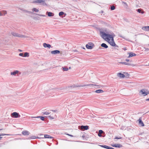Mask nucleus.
Wrapping results in <instances>:
<instances>
[{
  "instance_id": "nucleus-1",
  "label": "nucleus",
  "mask_w": 149,
  "mask_h": 149,
  "mask_svg": "<svg viewBox=\"0 0 149 149\" xmlns=\"http://www.w3.org/2000/svg\"><path fill=\"white\" fill-rule=\"evenodd\" d=\"M100 34L101 37L111 46L118 47V46L116 45L113 39L114 37L115 36L113 33H111L109 31L105 30H100Z\"/></svg>"
},
{
  "instance_id": "nucleus-2",
  "label": "nucleus",
  "mask_w": 149,
  "mask_h": 149,
  "mask_svg": "<svg viewBox=\"0 0 149 149\" xmlns=\"http://www.w3.org/2000/svg\"><path fill=\"white\" fill-rule=\"evenodd\" d=\"M139 93L140 95L145 96L149 94V91L147 89H143L140 91Z\"/></svg>"
},
{
  "instance_id": "nucleus-3",
  "label": "nucleus",
  "mask_w": 149,
  "mask_h": 149,
  "mask_svg": "<svg viewBox=\"0 0 149 149\" xmlns=\"http://www.w3.org/2000/svg\"><path fill=\"white\" fill-rule=\"evenodd\" d=\"M45 0H36L32 2L33 3H38L40 4L43 6H46L47 4L45 2Z\"/></svg>"
},
{
  "instance_id": "nucleus-4",
  "label": "nucleus",
  "mask_w": 149,
  "mask_h": 149,
  "mask_svg": "<svg viewBox=\"0 0 149 149\" xmlns=\"http://www.w3.org/2000/svg\"><path fill=\"white\" fill-rule=\"evenodd\" d=\"M94 46V44L92 43L91 42L88 44L86 45V47L88 49H92Z\"/></svg>"
},
{
  "instance_id": "nucleus-5",
  "label": "nucleus",
  "mask_w": 149,
  "mask_h": 149,
  "mask_svg": "<svg viewBox=\"0 0 149 149\" xmlns=\"http://www.w3.org/2000/svg\"><path fill=\"white\" fill-rule=\"evenodd\" d=\"M11 116L14 118H17L20 116L19 113L16 112H14L11 114Z\"/></svg>"
},
{
  "instance_id": "nucleus-6",
  "label": "nucleus",
  "mask_w": 149,
  "mask_h": 149,
  "mask_svg": "<svg viewBox=\"0 0 149 149\" xmlns=\"http://www.w3.org/2000/svg\"><path fill=\"white\" fill-rule=\"evenodd\" d=\"M112 146L116 148H120L122 145L119 144L113 143L111 145Z\"/></svg>"
},
{
  "instance_id": "nucleus-7",
  "label": "nucleus",
  "mask_w": 149,
  "mask_h": 149,
  "mask_svg": "<svg viewBox=\"0 0 149 149\" xmlns=\"http://www.w3.org/2000/svg\"><path fill=\"white\" fill-rule=\"evenodd\" d=\"M88 126H84L82 125L81 126V130H87L88 129Z\"/></svg>"
},
{
  "instance_id": "nucleus-8",
  "label": "nucleus",
  "mask_w": 149,
  "mask_h": 149,
  "mask_svg": "<svg viewBox=\"0 0 149 149\" xmlns=\"http://www.w3.org/2000/svg\"><path fill=\"white\" fill-rule=\"evenodd\" d=\"M60 53V51L57 50L52 51L51 52V53L52 54H59Z\"/></svg>"
},
{
  "instance_id": "nucleus-9",
  "label": "nucleus",
  "mask_w": 149,
  "mask_h": 149,
  "mask_svg": "<svg viewBox=\"0 0 149 149\" xmlns=\"http://www.w3.org/2000/svg\"><path fill=\"white\" fill-rule=\"evenodd\" d=\"M128 54L129 55V56H128V58L132 57L133 56H135L136 55V54L132 52L128 53Z\"/></svg>"
},
{
  "instance_id": "nucleus-10",
  "label": "nucleus",
  "mask_w": 149,
  "mask_h": 149,
  "mask_svg": "<svg viewBox=\"0 0 149 149\" xmlns=\"http://www.w3.org/2000/svg\"><path fill=\"white\" fill-rule=\"evenodd\" d=\"M46 14L49 17L53 16L54 15V14L53 13L48 12V11L46 12Z\"/></svg>"
},
{
  "instance_id": "nucleus-11",
  "label": "nucleus",
  "mask_w": 149,
  "mask_h": 149,
  "mask_svg": "<svg viewBox=\"0 0 149 149\" xmlns=\"http://www.w3.org/2000/svg\"><path fill=\"white\" fill-rule=\"evenodd\" d=\"M138 120L139 121V124L140 125H141L142 126H144V124L142 121L141 118H139Z\"/></svg>"
},
{
  "instance_id": "nucleus-12",
  "label": "nucleus",
  "mask_w": 149,
  "mask_h": 149,
  "mask_svg": "<svg viewBox=\"0 0 149 149\" xmlns=\"http://www.w3.org/2000/svg\"><path fill=\"white\" fill-rule=\"evenodd\" d=\"M43 46L44 47H48L50 48L51 47V46L49 44H48L46 43H44L43 44Z\"/></svg>"
},
{
  "instance_id": "nucleus-13",
  "label": "nucleus",
  "mask_w": 149,
  "mask_h": 149,
  "mask_svg": "<svg viewBox=\"0 0 149 149\" xmlns=\"http://www.w3.org/2000/svg\"><path fill=\"white\" fill-rule=\"evenodd\" d=\"M137 11L139 12V13H141V14H143L144 12L143 11L142 9H138L137 10Z\"/></svg>"
},
{
  "instance_id": "nucleus-14",
  "label": "nucleus",
  "mask_w": 149,
  "mask_h": 149,
  "mask_svg": "<svg viewBox=\"0 0 149 149\" xmlns=\"http://www.w3.org/2000/svg\"><path fill=\"white\" fill-rule=\"evenodd\" d=\"M22 134L24 135H28L29 134V132L27 131H23Z\"/></svg>"
},
{
  "instance_id": "nucleus-15",
  "label": "nucleus",
  "mask_w": 149,
  "mask_h": 149,
  "mask_svg": "<svg viewBox=\"0 0 149 149\" xmlns=\"http://www.w3.org/2000/svg\"><path fill=\"white\" fill-rule=\"evenodd\" d=\"M118 75L119 77L121 78H123L125 77L124 75L121 73H118Z\"/></svg>"
},
{
  "instance_id": "nucleus-16",
  "label": "nucleus",
  "mask_w": 149,
  "mask_h": 149,
  "mask_svg": "<svg viewBox=\"0 0 149 149\" xmlns=\"http://www.w3.org/2000/svg\"><path fill=\"white\" fill-rule=\"evenodd\" d=\"M44 137L45 138H51L52 139L53 137L47 134H45L44 135Z\"/></svg>"
},
{
  "instance_id": "nucleus-17",
  "label": "nucleus",
  "mask_w": 149,
  "mask_h": 149,
  "mask_svg": "<svg viewBox=\"0 0 149 149\" xmlns=\"http://www.w3.org/2000/svg\"><path fill=\"white\" fill-rule=\"evenodd\" d=\"M101 46L102 47H104L105 48H107L108 47V46L106 44L104 43H102L101 45Z\"/></svg>"
},
{
  "instance_id": "nucleus-18",
  "label": "nucleus",
  "mask_w": 149,
  "mask_h": 149,
  "mask_svg": "<svg viewBox=\"0 0 149 149\" xmlns=\"http://www.w3.org/2000/svg\"><path fill=\"white\" fill-rule=\"evenodd\" d=\"M95 92L96 93H102L104 92V91L101 89H99L96 90Z\"/></svg>"
},
{
  "instance_id": "nucleus-19",
  "label": "nucleus",
  "mask_w": 149,
  "mask_h": 149,
  "mask_svg": "<svg viewBox=\"0 0 149 149\" xmlns=\"http://www.w3.org/2000/svg\"><path fill=\"white\" fill-rule=\"evenodd\" d=\"M122 3L124 5V6L125 7L127 8L128 7V6L126 3L124 1H122Z\"/></svg>"
},
{
  "instance_id": "nucleus-20",
  "label": "nucleus",
  "mask_w": 149,
  "mask_h": 149,
  "mask_svg": "<svg viewBox=\"0 0 149 149\" xmlns=\"http://www.w3.org/2000/svg\"><path fill=\"white\" fill-rule=\"evenodd\" d=\"M103 132L102 130H99V133L98 134V135L99 136L101 137L102 136V134Z\"/></svg>"
},
{
  "instance_id": "nucleus-21",
  "label": "nucleus",
  "mask_w": 149,
  "mask_h": 149,
  "mask_svg": "<svg viewBox=\"0 0 149 149\" xmlns=\"http://www.w3.org/2000/svg\"><path fill=\"white\" fill-rule=\"evenodd\" d=\"M42 113L43 114V115H49L50 113H49V111H45V112H43Z\"/></svg>"
},
{
  "instance_id": "nucleus-22",
  "label": "nucleus",
  "mask_w": 149,
  "mask_h": 149,
  "mask_svg": "<svg viewBox=\"0 0 149 149\" xmlns=\"http://www.w3.org/2000/svg\"><path fill=\"white\" fill-rule=\"evenodd\" d=\"M18 72V71L17 70H16L14 72H12L11 73V75H15L16 74H17Z\"/></svg>"
},
{
  "instance_id": "nucleus-23",
  "label": "nucleus",
  "mask_w": 149,
  "mask_h": 149,
  "mask_svg": "<svg viewBox=\"0 0 149 149\" xmlns=\"http://www.w3.org/2000/svg\"><path fill=\"white\" fill-rule=\"evenodd\" d=\"M32 10L33 11L35 12H39L38 9L36 8H33L32 9Z\"/></svg>"
},
{
  "instance_id": "nucleus-24",
  "label": "nucleus",
  "mask_w": 149,
  "mask_h": 149,
  "mask_svg": "<svg viewBox=\"0 0 149 149\" xmlns=\"http://www.w3.org/2000/svg\"><path fill=\"white\" fill-rule=\"evenodd\" d=\"M9 135L7 134H0V136H3L4 135ZM2 138V137L0 136V140Z\"/></svg>"
},
{
  "instance_id": "nucleus-25",
  "label": "nucleus",
  "mask_w": 149,
  "mask_h": 149,
  "mask_svg": "<svg viewBox=\"0 0 149 149\" xmlns=\"http://www.w3.org/2000/svg\"><path fill=\"white\" fill-rule=\"evenodd\" d=\"M40 118V119L42 120H44L45 118L44 117L42 116H38V118Z\"/></svg>"
},
{
  "instance_id": "nucleus-26",
  "label": "nucleus",
  "mask_w": 149,
  "mask_h": 149,
  "mask_svg": "<svg viewBox=\"0 0 149 149\" xmlns=\"http://www.w3.org/2000/svg\"><path fill=\"white\" fill-rule=\"evenodd\" d=\"M64 13L63 12H60L59 13V15L61 17L62 15H64Z\"/></svg>"
},
{
  "instance_id": "nucleus-27",
  "label": "nucleus",
  "mask_w": 149,
  "mask_h": 149,
  "mask_svg": "<svg viewBox=\"0 0 149 149\" xmlns=\"http://www.w3.org/2000/svg\"><path fill=\"white\" fill-rule=\"evenodd\" d=\"M93 84H88L84 85L82 86H80L79 87H84V86H93Z\"/></svg>"
},
{
  "instance_id": "nucleus-28",
  "label": "nucleus",
  "mask_w": 149,
  "mask_h": 149,
  "mask_svg": "<svg viewBox=\"0 0 149 149\" xmlns=\"http://www.w3.org/2000/svg\"><path fill=\"white\" fill-rule=\"evenodd\" d=\"M110 9L111 10H113L115 9V7L113 6H111Z\"/></svg>"
},
{
  "instance_id": "nucleus-29",
  "label": "nucleus",
  "mask_w": 149,
  "mask_h": 149,
  "mask_svg": "<svg viewBox=\"0 0 149 149\" xmlns=\"http://www.w3.org/2000/svg\"><path fill=\"white\" fill-rule=\"evenodd\" d=\"M29 56V54L27 52L25 53L24 56V57H26V56L28 57Z\"/></svg>"
},
{
  "instance_id": "nucleus-30",
  "label": "nucleus",
  "mask_w": 149,
  "mask_h": 149,
  "mask_svg": "<svg viewBox=\"0 0 149 149\" xmlns=\"http://www.w3.org/2000/svg\"><path fill=\"white\" fill-rule=\"evenodd\" d=\"M63 71H67L68 70V68L67 67H64L63 68Z\"/></svg>"
},
{
  "instance_id": "nucleus-31",
  "label": "nucleus",
  "mask_w": 149,
  "mask_h": 149,
  "mask_svg": "<svg viewBox=\"0 0 149 149\" xmlns=\"http://www.w3.org/2000/svg\"><path fill=\"white\" fill-rule=\"evenodd\" d=\"M101 146L102 147H103L104 148H107V149H108V146Z\"/></svg>"
},
{
  "instance_id": "nucleus-32",
  "label": "nucleus",
  "mask_w": 149,
  "mask_h": 149,
  "mask_svg": "<svg viewBox=\"0 0 149 149\" xmlns=\"http://www.w3.org/2000/svg\"><path fill=\"white\" fill-rule=\"evenodd\" d=\"M48 117L50 119H54V118L53 117L51 116H49Z\"/></svg>"
},
{
  "instance_id": "nucleus-33",
  "label": "nucleus",
  "mask_w": 149,
  "mask_h": 149,
  "mask_svg": "<svg viewBox=\"0 0 149 149\" xmlns=\"http://www.w3.org/2000/svg\"><path fill=\"white\" fill-rule=\"evenodd\" d=\"M2 12H3V15H5L6 14H7V12L6 11V10H3L2 11Z\"/></svg>"
},
{
  "instance_id": "nucleus-34",
  "label": "nucleus",
  "mask_w": 149,
  "mask_h": 149,
  "mask_svg": "<svg viewBox=\"0 0 149 149\" xmlns=\"http://www.w3.org/2000/svg\"><path fill=\"white\" fill-rule=\"evenodd\" d=\"M121 63L123 64H124L125 65H129V64L128 63L125 62H122Z\"/></svg>"
},
{
  "instance_id": "nucleus-35",
  "label": "nucleus",
  "mask_w": 149,
  "mask_h": 149,
  "mask_svg": "<svg viewBox=\"0 0 149 149\" xmlns=\"http://www.w3.org/2000/svg\"><path fill=\"white\" fill-rule=\"evenodd\" d=\"M23 11H24V12H26V13H31V12L30 11H27V10H23Z\"/></svg>"
},
{
  "instance_id": "nucleus-36",
  "label": "nucleus",
  "mask_w": 149,
  "mask_h": 149,
  "mask_svg": "<svg viewBox=\"0 0 149 149\" xmlns=\"http://www.w3.org/2000/svg\"><path fill=\"white\" fill-rule=\"evenodd\" d=\"M102 24H104L105 25H107V27H109V25H107V23H105V22H103Z\"/></svg>"
},
{
  "instance_id": "nucleus-37",
  "label": "nucleus",
  "mask_w": 149,
  "mask_h": 149,
  "mask_svg": "<svg viewBox=\"0 0 149 149\" xmlns=\"http://www.w3.org/2000/svg\"><path fill=\"white\" fill-rule=\"evenodd\" d=\"M122 138L121 137H116L115 138V139H121Z\"/></svg>"
},
{
  "instance_id": "nucleus-38",
  "label": "nucleus",
  "mask_w": 149,
  "mask_h": 149,
  "mask_svg": "<svg viewBox=\"0 0 149 149\" xmlns=\"http://www.w3.org/2000/svg\"><path fill=\"white\" fill-rule=\"evenodd\" d=\"M38 15L39 16H43V17H45V16H46V15H40V14H38Z\"/></svg>"
},
{
  "instance_id": "nucleus-39",
  "label": "nucleus",
  "mask_w": 149,
  "mask_h": 149,
  "mask_svg": "<svg viewBox=\"0 0 149 149\" xmlns=\"http://www.w3.org/2000/svg\"><path fill=\"white\" fill-rule=\"evenodd\" d=\"M19 56H23V53H20L19 54Z\"/></svg>"
},
{
  "instance_id": "nucleus-40",
  "label": "nucleus",
  "mask_w": 149,
  "mask_h": 149,
  "mask_svg": "<svg viewBox=\"0 0 149 149\" xmlns=\"http://www.w3.org/2000/svg\"><path fill=\"white\" fill-rule=\"evenodd\" d=\"M142 28H149V26H144L142 27Z\"/></svg>"
},
{
  "instance_id": "nucleus-41",
  "label": "nucleus",
  "mask_w": 149,
  "mask_h": 149,
  "mask_svg": "<svg viewBox=\"0 0 149 149\" xmlns=\"http://www.w3.org/2000/svg\"><path fill=\"white\" fill-rule=\"evenodd\" d=\"M144 29V30L145 31H149V29Z\"/></svg>"
},
{
  "instance_id": "nucleus-42",
  "label": "nucleus",
  "mask_w": 149,
  "mask_h": 149,
  "mask_svg": "<svg viewBox=\"0 0 149 149\" xmlns=\"http://www.w3.org/2000/svg\"><path fill=\"white\" fill-rule=\"evenodd\" d=\"M108 149H114L112 147H110L108 146Z\"/></svg>"
},
{
  "instance_id": "nucleus-43",
  "label": "nucleus",
  "mask_w": 149,
  "mask_h": 149,
  "mask_svg": "<svg viewBox=\"0 0 149 149\" xmlns=\"http://www.w3.org/2000/svg\"><path fill=\"white\" fill-rule=\"evenodd\" d=\"M32 118H38V116L37 117H34V116H32L31 117Z\"/></svg>"
},
{
  "instance_id": "nucleus-44",
  "label": "nucleus",
  "mask_w": 149,
  "mask_h": 149,
  "mask_svg": "<svg viewBox=\"0 0 149 149\" xmlns=\"http://www.w3.org/2000/svg\"><path fill=\"white\" fill-rule=\"evenodd\" d=\"M67 134L69 136H70L71 137H73V136L72 135H70V134Z\"/></svg>"
},
{
  "instance_id": "nucleus-45",
  "label": "nucleus",
  "mask_w": 149,
  "mask_h": 149,
  "mask_svg": "<svg viewBox=\"0 0 149 149\" xmlns=\"http://www.w3.org/2000/svg\"><path fill=\"white\" fill-rule=\"evenodd\" d=\"M103 10H101V11L100 12H99V13H103Z\"/></svg>"
},
{
  "instance_id": "nucleus-46",
  "label": "nucleus",
  "mask_w": 149,
  "mask_h": 149,
  "mask_svg": "<svg viewBox=\"0 0 149 149\" xmlns=\"http://www.w3.org/2000/svg\"><path fill=\"white\" fill-rule=\"evenodd\" d=\"M3 15V14L2 13L0 12V16H2Z\"/></svg>"
},
{
  "instance_id": "nucleus-47",
  "label": "nucleus",
  "mask_w": 149,
  "mask_h": 149,
  "mask_svg": "<svg viewBox=\"0 0 149 149\" xmlns=\"http://www.w3.org/2000/svg\"><path fill=\"white\" fill-rule=\"evenodd\" d=\"M126 61H129V59H126L125 60Z\"/></svg>"
},
{
  "instance_id": "nucleus-48",
  "label": "nucleus",
  "mask_w": 149,
  "mask_h": 149,
  "mask_svg": "<svg viewBox=\"0 0 149 149\" xmlns=\"http://www.w3.org/2000/svg\"><path fill=\"white\" fill-rule=\"evenodd\" d=\"M146 101H149V98L146 99Z\"/></svg>"
},
{
  "instance_id": "nucleus-49",
  "label": "nucleus",
  "mask_w": 149,
  "mask_h": 149,
  "mask_svg": "<svg viewBox=\"0 0 149 149\" xmlns=\"http://www.w3.org/2000/svg\"><path fill=\"white\" fill-rule=\"evenodd\" d=\"M52 111L54 112H56V110H52Z\"/></svg>"
},
{
  "instance_id": "nucleus-50",
  "label": "nucleus",
  "mask_w": 149,
  "mask_h": 149,
  "mask_svg": "<svg viewBox=\"0 0 149 149\" xmlns=\"http://www.w3.org/2000/svg\"><path fill=\"white\" fill-rule=\"evenodd\" d=\"M70 68H71V67H70L69 68V69H70Z\"/></svg>"
},
{
  "instance_id": "nucleus-51",
  "label": "nucleus",
  "mask_w": 149,
  "mask_h": 149,
  "mask_svg": "<svg viewBox=\"0 0 149 149\" xmlns=\"http://www.w3.org/2000/svg\"><path fill=\"white\" fill-rule=\"evenodd\" d=\"M2 130V129H0V131Z\"/></svg>"
},
{
  "instance_id": "nucleus-52",
  "label": "nucleus",
  "mask_w": 149,
  "mask_h": 149,
  "mask_svg": "<svg viewBox=\"0 0 149 149\" xmlns=\"http://www.w3.org/2000/svg\"><path fill=\"white\" fill-rule=\"evenodd\" d=\"M119 36L120 37H122L121 36Z\"/></svg>"
}]
</instances>
